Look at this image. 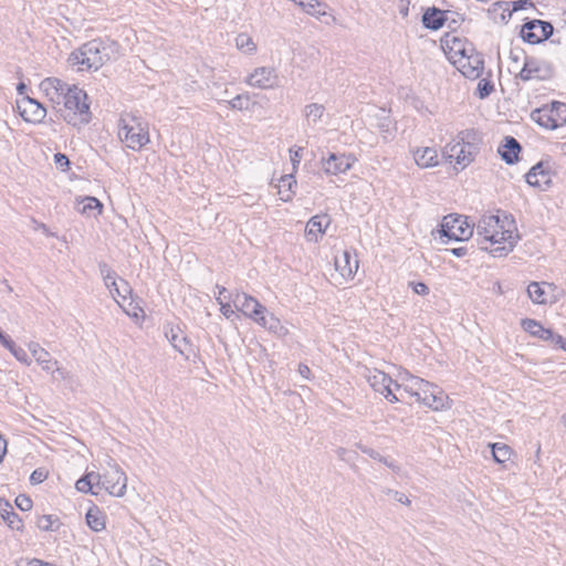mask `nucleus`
Returning <instances> with one entry per match:
<instances>
[{
	"label": "nucleus",
	"mask_w": 566,
	"mask_h": 566,
	"mask_svg": "<svg viewBox=\"0 0 566 566\" xmlns=\"http://www.w3.org/2000/svg\"><path fill=\"white\" fill-rule=\"evenodd\" d=\"M28 349L35 359V361L45 371L52 370L53 367L59 364V361L54 359L51 356V354L36 342H30L28 344Z\"/></svg>",
	"instance_id": "5701e85b"
},
{
	"label": "nucleus",
	"mask_w": 566,
	"mask_h": 566,
	"mask_svg": "<svg viewBox=\"0 0 566 566\" xmlns=\"http://www.w3.org/2000/svg\"><path fill=\"white\" fill-rule=\"evenodd\" d=\"M10 353L14 356V358L18 361L27 366L31 365V359L29 358L27 352L22 347L15 345L13 349L10 350Z\"/></svg>",
	"instance_id": "a18cd8bd"
},
{
	"label": "nucleus",
	"mask_w": 566,
	"mask_h": 566,
	"mask_svg": "<svg viewBox=\"0 0 566 566\" xmlns=\"http://www.w3.org/2000/svg\"><path fill=\"white\" fill-rule=\"evenodd\" d=\"M83 207L80 208L82 213L92 214L96 211L98 214L102 212L103 205L102 202L94 197H86L83 199Z\"/></svg>",
	"instance_id": "a19ab883"
},
{
	"label": "nucleus",
	"mask_w": 566,
	"mask_h": 566,
	"mask_svg": "<svg viewBox=\"0 0 566 566\" xmlns=\"http://www.w3.org/2000/svg\"><path fill=\"white\" fill-rule=\"evenodd\" d=\"M98 268L105 284H108V281L116 276V273L109 268L107 263L101 262Z\"/></svg>",
	"instance_id": "09e8293b"
},
{
	"label": "nucleus",
	"mask_w": 566,
	"mask_h": 566,
	"mask_svg": "<svg viewBox=\"0 0 566 566\" xmlns=\"http://www.w3.org/2000/svg\"><path fill=\"white\" fill-rule=\"evenodd\" d=\"M448 46V59L453 64L458 57L467 55L469 52H473V45L463 41L459 38H453L451 42L447 41Z\"/></svg>",
	"instance_id": "c85d7f7f"
},
{
	"label": "nucleus",
	"mask_w": 566,
	"mask_h": 566,
	"mask_svg": "<svg viewBox=\"0 0 566 566\" xmlns=\"http://www.w3.org/2000/svg\"><path fill=\"white\" fill-rule=\"evenodd\" d=\"M447 252L452 253L457 258H462L468 254V248L467 247H459L454 249H446Z\"/></svg>",
	"instance_id": "052dcab7"
},
{
	"label": "nucleus",
	"mask_w": 566,
	"mask_h": 566,
	"mask_svg": "<svg viewBox=\"0 0 566 566\" xmlns=\"http://www.w3.org/2000/svg\"><path fill=\"white\" fill-rule=\"evenodd\" d=\"M245 84L260 90H271L279 86V75L275 69L260 66L254 69L244 80Z\"/></svg>",
	"instance_id": "4468645a"
},
{
	"label": "nucleus",
	"mask_w": 566,
	"mask_h": 566,
	"mask_svg": "<svg viewBox=\"0 0 566 566\" xmlns=\"http://www.w3.org/2000/svg\"><path fill=\"white\" fill-rule=\"evenodd\" d=\"M476 234L482 238L481 248L497 258L512 252L520 239L514 219L505 212L482 216Z\"/></svg>",
	"instance_id": "f257e3e1"
},
{
	"label": "nucleus",
	"mask_w": 566,
	"mask_h": 566,
	"mask_svg": "<svg viewBox=\"0 0 566 566\" xmlns=\"http://www.w3.org/2000/svg\"><path fill=\"white\" fill-rule=\"evenodd\" d=\"M547 343L552 344L556 348H560L566 352V338L562 335L553 332V337H548Z\"/></svg>",
	"instance_id": "3c124183"
},
{
	"label": "nucleus",
	"mask_w": 566,
	"mask_h": 566,
	"mask_svg": "<svg viewBox=\"0 0 566 566\" xmlns=\"http://www.w3.org/2000/svg\"><path fill=\"white\" fill-rule=\"evenodd\" d=\"M218 103H227L228 107L233 111H247L250 108V93L238 94L232 99H217Z\"/></svg>",
	"instance_id": "e433bc0d"
},
{
	"label": "nucleus",
	"mask_w": 566,
	"mask_h": 566,
	"mask_svg": "<svg viewBox=\"0 0 566 566\" xmlns=\"http://www.w3.org/2000/svg\"><path fill=\"white\" fill-rule=\"evenodd\" d=\"M446 11L436 7L428 8L422 15V24L429 30H439L446 23Z\"/></svg>",
	"instance_id": "393cba45"
},
{
	"label": "nucleus",
	"mask_w": 566,
	"mask_h": 566,
	"mask_svg": "<svg viewBox=\"0 0 566 566\" xmlns=\"http://www.w3.org/2000/svg\"><path fill=\"white\" fill-rule=\"evenodd\" d=\"M0 515L10 528L20 532L23 530L21 517L14 512L9 502H4L2 505L0 504Z\"/></svg>",
	"instance_id": "7c9ffc66"
},
{
	"label": "nucleus",
	"mask_w": 566,
	"mask_h": 566,
	"mask_svg": "<svg viewBox=\"0 0 566 566\" xmlns=\"http://www.w3.org/2000/svg\"><path fill=\"white\" fill-rule=\"evenodd\" d=\"M302 151H303L302 147H298L297 149H293V148L290 149L291 161L294 166L300 164L301 157H302V155H301Z\"/></svg>",
	"instance_id": "bf43d9fd"
},
{
	"label": "nucleus",
	"mask_w": 566,
	"mask_h": 566,
	"mask_svg": "<svg viewBox=\"0 0 566 566\" xmlns=\"http://www.w3.org/2000/svg\"><path fill=\"white\" fill-rule=\"evenodd\" d=\"M85 521L87 526L95 533L102 532L106 527V514L97 505H92L87 510Z\"/></svg>",
	"instance_id": "bb28decb"
},
{
	"label": "nucleus",
	"mask_w": 566,
	"mask_h": 566,
	"mask_svg": "<svg viewBox=\"0 0 566 566\" xmlns=\"http://www.w3.org/2000/svg\"><path fill=\"white\" fill-rule=\"evenodd\" d=\"M521 327L531 336L539 338L544 342L548 340V337H553L552 329L545 328L541 322L533 318H523L521 321Z\"/></svg>",
	"instance_id": "a878e982"
},
{
	"label": "nucleus",
	"mask_w": 566,
	"mask_h": 566,
	"mask_svg": "<svg viewBox=\"0 0 566 566\" xmlns=\"http://www.w3.org/2000/svg\"><path fill=\"white\" fill-rule=\"evenodd\" d=\"M453 65L467 78L478 80L483 74L484 59L482 53L476 52L475 49H473V52H469L467 55L458 57L457 61H453Z\"/></svg>",
	"instance_id": "9b49d317"
},
{
	"label": "nucleus",
	"mask_w": 566,
	"mask_h": 566,
	"mask_svg": "<svg viewBox=\"0 0 566 566\" xmlns=\"http://www.w3.org/2000/svg\"><path fill=\"white\" fill-rule=\"evenodd\" d=\"M98 268L105 284H108V281L116 276V273L109 268L107 263L101 262Z\"/></svg>",
	"instance_id": "de8ad7c7"
},
{
	"label": "nucleus",
	"mask_w": 566,
	"mask_h": 566,
	"mask_svg": "<svg viewBox=\"0 0 566 566\" xmlns=\"http://www.w3.org/2000/svg\"><path fill=\"white\" fill-rule=\"evenodd\" d=\"M30 565L31 566H57L55 564H52V563H49V562H43L41 559H38V558H33L31 562H30Z\"/></svg>",
	"instance_id": "774afa93"
},
{
	"label": "nucleus",
	"mask_w": 566,
	"mask_h": 566,
	"mask_svg": "<svg viewBox=\"0 0 566 566\" xmlns=\"http://www.w3.org/2000/svg\"><path fill=\"white\" fill-rule=\"evenodd\" d=\"M0 343L9 352L15 346V343L11 339V337L3 332L0 333Z\"/></svg>",
	"instance_id": "13d9d810"
},
{
	"label": "nucleus",
	"mask_w": 566,
	"mask_h": 566,
	"mask_svg": "<svg viewBox=\"0 0 566 566\" xmlns=\"http://www.w3.org/2000/svg\"><path fill=\"white\" fill-rule=\"evenodd\" d=\"M494 90V85L491 81L486 78L480 80L478 84V94L480 98L488 97Z\"/></svg>",
	"instance_id": "37998d69"
},
{
	"label": "nucleus",
	"mask_w": 566,
	"mask_h": 566,
	"mask_svg": "<svg viewBox=\"0 0 566 566\" xmlns=\"http://www.w3.org/2000/svg\"><path fill=\"white\" fill-rule=\"evenodd\" d=\"M355 161L356 157L352 154H331L322 159V167L327 175H338L348 171Z\"/></svg>",
	"instance_id": "6ab92c4d"
},
{
	"label": "nucleus",
	"mask_w": 566,
	"mask_h": 566,
	"mask_svg": "<svg viewBox=\"0 0 566 566\" xmlns=\"http://www.w3.org/2000/svg\"><path fill=\"white\" fill-rule=\"evenodd\" d=\"M53 375H56V378L65 379L66 378V370L64 368H60L59 364L53 367L52 370H50Z\"/></svg>",
	"instance_id": "69168bd1"
},
{
	"label": "nucleus",
	"mask_w": 566,
	"mask_h": 566,
	"mask_svg": "<svg viewBox=\"0 0 566 566\" xmlns=\"http://www.w3.org/2000/svg\"><path fill=\"white\" fill-rule=\"evenodd\" d=\"M118 137L126 147L138 151L150 142L148 123L133 114H124L118 122Z\"/></svg>",
	"instance_id": "423d86ee"
},
{
	"label": "nucleus",
	"mask_w": 566,
	"mask_h": 566,
	"mask_svg": "<svg viewBox=\"0 0 566 566\" xmlns=\"http://www.w3.org/2000/svg\"><path fill=\"white\" fill-rule=\"evenodd\" d=\"M382 493L388 495V496H392L394 500H396L397 502H399V503H401L403 505H407V506L411 505V501L402 492H399V491H396V490H392V489H389V488H384L382 489Z\"/></svg>",
	"instance_id": "79ce46f5"
},
{
	"label": "nucleus",
	"mask_w": 566,
	"mask_h": 566,
	"mask_svg": "<svg viewBox=\"0 0 566 566\" xmlns=\"http://www.w3.org/2000/svg\"><path fill=\"white\" fill-rule=\"evenodd\" d=\"M48 474L42 469L34 470L30 475V482L32 484H39L42 483L46 479Z\"/></svg>",
	"instance_id": "5fc2aeb1"
},
{
	"label": "nucleus",
	"mask_w": 566,
	"mask_h": 566,
	"mask_svg": "<svg viewBox=\"0 0 566 566\" xmlns=\"http://www.w3.org/2000/svg\"><path fill=\"white\" fill-rule=\"evenodd\" d=\"M555 74L554 65L543 59L525 55L523 67L516 74V78L523 82L532 80L547 81L551 80Z\"/></svg>",
	"instance_id": "1a4fd4ad"
},
{
	"label": "nucleus",
	"mask_w": 566,
	"mask_h": 566,
	"mask_svg": "<svg viewBox=\"0 0 566 566\" xmlns=\"http://www.w3.org/2000/svg\"><path fill=\"white\" fill-rule=\"evenodd\" d=\"M41 88L51 95L55 93L63 98V107L59 109L61 117L74 127H82L90 123L91 112L87 104V94L76 85L69 86L57 78H46L41 83Z\"/></svg>",
	"instance_id": "f03ea898"
},
{
	"label": "nucleus",
	"mask_w": 566,
	"mask_h": 566,
	"mask_svg": "<svg viewBox=\"0 0 566 566\" xmlns=\"http://www.w3.org/2000/svg\"><path fill=\"white\" fill-rule=\"evenodd\" d=\"M85 476H91L90 483H92L93 488L98 486L102 489L103 485V474L97 472H88L85 474Z\"/></svg>",
	"instance_id": "4d7b16f0"
},
{
	"label": "nucleus",
	"mask_w": 566,
	"mask_h": 566,
	"mask_svg": "<svg viewBox=\"0 0 566 566\" xmlns=\"http://www.w3.org/2000/svg\"><path fill=\"white\" fill-rule=\"evenodd\" d=\"M331 220L327 214H317L312 217L305 228V232L307 235V239L310 241L314 240L317 241L318 234H324L326 231V228L328 227Z\"/></svg>",
	"instance_id": "b1692460"
},
{
	"label": "nucleus",
	"mask_w": 566,
	"mask_h": 566,
	"mask_svg": "<svg viewBox=\"0 0 566 566\" xmlns=\"http://www.w3.org/2000/svg\"><path fill=\"white\" fill-rule=\"evenodd\" d=\"M531 118L541 127L554 130L566 125V103L553 101L531 112Z\"/></svg>",
	"instance_id": "0eeeda50"
},
{
	"label": "nucleus",
	"mask_w": 566,
	"mask_h": 566,
	"mask_svg": "<svg viewBox=\"0 0 566 566\" xmlns=\"http://www.w3.org/2000/svg\"><path fill=\"white\" fill-rule=\"evenodd\" d=\"M54 163L62 171H66L71 164L69 157L62 153H56L54 155Z\"/></svg>",
	"instance_id": "8fccbe9b"
},
{
	"label": "nucleus",
	"mask_w": 566,
	"mask_h": 566,
	"mask_svg": "<svg viewBox=\"0 0 566 566\" xmlns=\"http://www.w3.org/2000/svg\"><path fill=\"white\" fill-rule=\"evenodd\" d=\"M117 44L113 41L94 39L71 53L69 61L77 65L80 71L98 70L112 59Z\"/></svg>",
	"instance_id": "20e7f679"
},
{
	"label": "nucleus",
	"mask_w": 566,
	"mask_h": 566,
	"mask_svg": "<svg viewBox=\"0 0 566 566\" xmlns=\"http://www.w3.org/2000/svg\"><path fill=\"white\" fill-rule=\"evenodd\" d=\"M473 234V226L468 218L460 214H448L440 224V235L443 243L449 241H465Z\"/></svg>",
	"instance_id": "6e6552de"
},
{
	"label": "nucleus",
	"mask_w": 566,
	"mask_h": 566,
	"mask_svg": "<svg viewBox=\"0 0 566 566\" xmlns=\"http://www.w3.org/2000/svg\"><path fill=\"white\" fill-rule=\"evenodd\" d=\"M525 180L532 187L546 190L552 184L549 161L541 160L535 166H533L525 175Z\"/></svg>",
	"instance_id": "a211bd4d"
},
{
	"label": "nucleus",
	"mask_w": 566,
	"mask_h": 566,
	"mask_svg": "<svg viewBox=\"0 0 566 566\" xmlns=\"http://www.w3.org/2000/svg\"><path fill=\"white\" fill-rule=\"evenodd\" d=\"M481 137L474 129H464L457 136L454 143H449L442 150V157L449 164L460 166L461 169L474 161L480 153Z\"/></svg>",
	"instance_id": "39448f33"
},
{
	"label": "nucleus",
	"mask_w": 566,
	"mask_h": 566,
	"mask_svg": "<svg viewBox=\"0 0 566 566\" xmlns=\"http://www.w3.org/2000/svg\"><path fill=\"white\" fill-rule=\"evenodd\" d=\"M525 57V53L523 50H511L510 52V59L512 62L517 63L521 60V56Z\"/></svg>",
	"instance_id": "0e129e2a"
},
{
	"label": "nucleus",
	"mask_w": 566,
	"mask_h": 566,
	"mask_svg": "<svg viewBox=\"0 0 566 566\" xmlns=\"http://www.w3.org/2000/svg\"><path fill=\"white\" fill-rule=\"evenodd\" d=\"M105 285L118 304V298L126 300L127 295L132 293V289L129 287L128 283L125 280H120V284H118L116 282V276L113 280H109L108 284Z\"/></svg>",
	"instance_id": "f704fd0d"
},
{
	"label": "nucleus",
	"mask_w": 566,
	"mask_h": 566,
	"mask_svg": "<svg viewBox=\"0 0 566 566\" xmlns=\"http://www.w3.org/2000/svg\"><path fill=\"white\" fill-rule=\"evenodd\" d=\"M357 448H358L363 453L367 454L368 457H370V458H371V459H374V460H377V461H379V462L382 460V455H381L378 451H376L375 449H373V448H369V447L364 446V444H361V443H358V444H357Z\"/></svg>",
	"instance_id": "603ef678"
},
{
	"label": "nucleus",
	"mask_w": 566,
	"mask_h": 566,
	"mask_svg": "<svg viewBox=\"0 0 566 566\" xmlns=\"http://www.w3.org/2000/svg\"><path fill=\"white\" fill-rule=\"evenodd\" d=\"M325 107L318 103H311L303 108V116L308 126H315L324 116Z\"/></svg>",
	"instance_id": "2f4dec72"
},
{
	"label": "nucleus",
	"mask_w": 566,
	"mask_h": 566,
	"mask_svg": "<svg viewBox=\"0 0 566 566\" xmlns=\"http://www.w3.org/2000/svg\"><path fill=\"white\" fill-rule=\"evenodd\" d=\"M231 302L238 311L251 319H254L259 314L266 313L265 306H263L255 297L244 292L237 291L232 295Z\"/></svg>",
	"instance_id": "dca6fc26"
},
{
	"label": "nucleus",
	"mask_w": 566,
	"mask_h": 566,
	"mask_svg": "<svg viewBox=\"0 0 566 566\" xmlns=\"http://www.w3.org/2000/svg\"><path fill=\"white\" fill-rule=\"evenodd\" d=\"M297 6L301 7L304 12L315 18H321L327 14V4L318 0H297Z\"/></svg>",
	"instance_id": "72a5a7b5"
},
{
	"label": "nucleus",
	"mask_w": 566,
	"mask_h": 566,
	"mask_svg": "<svg viewBox=\"0 0 566 566\" xmlns=\"http://www.w3.org/2000/svg\"><path fill=\"white\" fill-rule=\"evenodd\" d=\"M416 164L421 168L434 167L439 164L438 151L432 147L418 148L413 151Z\"/></svg>",
	"instance_id": "cd10ccee"
},
{
	"label": "nucleus",
	"mask_w": 566,
	"mask_h": 566,
	"mask_svg": "<svg viewBox=\"0 0 566 566\" xmlns=\"http://www.w3.org/2000/svg\"><path fill=\"white\" fill-rule=\"evenodd\" d=\"M166 337L177 352H179L187 359L189 358L192 344L189 338L184 335L179 327H170L169 331L166 332Z\"/></svg>",
	"instance_id": "412c9836"
},
{
	"label": "nucleus",
	"mask_w": 566,
	"mask_h": 566,
	"mask_svg": "<svg viewBox=\"0 0 566 566\" xmlns=\"http://www.w3.org/2000/svg\"><path fill=\"white\" fill-rule=\"evenodd\" d=\"M495 6L505 7L504 10L509 11V18H511L513 12L535 7L533 0L499 1Z\"/></svg>",
	"instance_id": "4c0bfd02"
},
{
	"label": "nucleus",
	"mask_w": 566,
	"mask_h": 566,
	"mask_svg": "<svg viewBox=\"0 0 566 566\" xmlns=\"http://www.w3.org/2000/svg\"><path fill=\"white\" fill-rule=\"evenodd\" d=\"M217 301L220 304V312L222 313V315L226 316L227 318H230L234 314L231 304L223 303L222 300H220V297H217Z\"/></svg>",
	"instance_id": "6e6d98bb"
},
{
	"label": "nucleus",
	"mask_w": 566,
	"mask_h": 566,
	"mask_svg": "<svg viewBox=\"0 0 566 566\" xmlns=\"http://www.w3.org/2000/svg\"><path fill=\"white\" fill-rule=\"evenodd\" d=\"M127 488V476L125 472L114 463L111 469L103 473L102 489L107 491L111 495L120 497L125 494Z\"/></svg>",
	"instance_id": "ddd939ff"
},
{
	"label": "nucleus",
	"mask_w": 566,
	"mask_h": 566,
	"mask_svg": "<svg viewBox=\"0 0 566 566\" xmlns=\"http://www.w3.org/2000/svg\"><path fill=\"white\" fill-rule=\"evenodd\" d=\"M366 378L370 387L376 392L382 395L389 402L402 400L401 396L394 394L391 388V386H396L397 382H395L386 373L375 369L374 371H369Z\"/></svg>",
	"instance_id": "f8f14e48"
},
{
	"label": "nucleus",
	"mask_w": 566,
	"mask_h": 566,
	"mask_svg": "<svg viewBox=\"0 0 566 566\" xmlns=\"http://www.w3.org/2000/svg\"><path fill=\"white\" fill-rule=\"evenodd\" d=\"M490 447L492 450V457L495 462L500 464H505L507 461L511 460L513 450L507 444L496 442L491 443Z\"/></svg>",
	"instance_id": "c9c22d12"
},
{
	"label": "nucleus",
	"mask_w": 566,
	"mask_h": 566,
	"mask_svg": "<svg viewBox=\"0 0 566 566\" xmlns=\"http://www.w3.org/2000/svg\"><path fill=\"white\" fill-rule=\"evenodd\" d=\"M335 270L345 280H350L356 274L359 261L355 250H343L334 258Z\"/></svg>",
	"instance_id": "f3484780"
},
{
	"label": "nucleus",
	"mask_w": 566,
	"mask_h": 566,
	"mask_svg": "<svg viewBox=\"0 0 566 566\" xmlns=\"http://www.w3.org/2000/svg\"><path fill=\"white\" fill-rule=\"evenodd\" d=\"M385 465H387L389 469H391L394 472L398 473L400 471V467L397 465L394 461H389L387 458L382 457V460L380 461Z\"/></svg>",
	"instance_id": "338daca9"
},
{
	"label": "nucleus",
	"mask_w": 566,
	"mask_h": 566,
	"mask_svg": "<svg viewBox=\"0 0 566 566\" xmlns=\"http://www.w3.org/2000/svg\"><path fill=\"white\" fill-rule=\"evenodd\" d=\"M521 150L522 146L516 138L505 136L497 151L507 165H513L518 161Z\"/></svg>",
	"instance_id": "4be33fe9"
},
{
	"label": "nucleus",
	"mask_w": 566,
	"mask_h": 566,
	"mask_svg": "<svg viewBox=\"0 0 566 566\" xmlns=\"http://www.w3.org/2000/svg\"><path fill=\"white\" fill-rule=\"evenodd\" d=\"M15 505L18 506V509H20L21 511L23 512H27V511H30L32 509V500L30 499V496L25 495V494H19L17 497H15Z\"/></svg>",
	"instance_id": "49530a36"
},
{
	"label": "nucleus",
	"mask_w": 566,
	"mask_h": 566,
	"mask_svg": "<svg viewBox=\"0 0 566 566\" xmlns=\"http://www.w3.org/2000/svg\"><path fill=\"white\" fill-rule=\"evenodd\" d=\"M296 186V180L293 175L282 176L279 180V195L281 200L289 202L293 199L294 190L293 187Z\"/></svg>",
	"instance_id": "473e14b6"
},
{
	"label": "nucleus",
	"mask_w": 566,
	"mask_h": 566,
	"mask_svg": "<svg viewBox=\"0 0 566 566\" xmlns=\"http://www.w3.org/2000/svg\"><path fill=\"white\" fill-rule=\"evenodd\" d=\"M403 380H406L403 385L396 384V390L400 394L402 400L406 394L436 411L448 406L449 397L437 385L409 373H406Z\"/></svg>",
	"instance_id": "7ed1b4c3"
},
{
	"label": "nucleus",
	"mask_w": 566,
	"mask_h": 566,
	"mask_svg": "<svg viewBox=\"0 0 566 566\" xmlns=\"http://www.w3.org/2000/svg\"><path fill=\"white\" fill-rule=\"evenodd\" d=\"M59 525L60 520L54 515H41L36 518V526L44 532L55 531Z\"/></svg>",
	"instance_id": "ea45409f"
},
{
	"label": "nucleus",
	"mask_w": 566,
	"mask_h": 566,
	"mask_svg": "<svg viewBox=\"0 0 566 566\" xmlns=\"http://www.w3.org/2000/svg\"><path fill=\"white\" fill-rule=\"evenodd\" d=\"M91 476L83 475L81 479H78L75 483V488L77 491L83 493H92L97 494V492L93 491V485L90 483Z\"/></svg>",
	"instance_id": "c03bdc74"
},
{
	"label": "nucleus",
	"mask_w": 566,
	"mask_h": 566,
	"mask_svg": "<svg viewBox=\"0 0 566 566\" xmlns=\"http://www.w3.org/2000/svg\"><path fill=\"white\" fill-rule=\"evenodd\" d=\"M253 321L271 333L277 335H283L285 333V328L281 324V321L268 311L266 313L259 314Z\"/></svg>",
	"instance_id": "c756f323"
},
{
	"label": "nucleus",
	"mask_w": 566,
	"mask_h": 566,
	"mask_svg": "<svg viewBox=\"0 0 566 566\" xmlns=\"http://www.w3.org/2000/svg\"><path fill=\"white\" fill-rule=\"evenodd\" d=\"M409 285L412 287L413 292L418 295L424 296L429 294V287L423 282H410Z\"/></svg>",
	"instance_id": "864d4df0"
},
{
	"label": "nucleus",
	"mask_w": 566,
	"mask_h": 566,
	"mask_svg": "<svg viewBox=\"0 0 566 566\" xmlns=\"http://www.w3.org/2000/svg\"><path fill=\"white\" fill-rule=\"evenodd\" d=\"M553 32L554 27L551 22L534 19L522 25L521 38L530 44H537L549 39Z\"/></svg>",
	"instance_id": "9d476101"
},
{
	"label": "nucleus",
	"mask_w": 566,
	"mask_h": 566,
	"mask_svg": "<svg viewBox=\"0 0 566 566\" xmlns=\"http://www.w3.org/2000/svg\"><path fill=\"white\" fill-rule=\"evenodd\" d=\"M555 289L556 286L553 283L531 282L527 286V295L535 304H552L556 301V298L551 295V292Z\"/></svg>",
	"instance_id": "aec40b11"
},
{
	"label": "nucleus",
	"mask_w": 566,
	"mask_h": 566,
	"mask_svg": "<svg viewBox=\"0 0 566 566\" xmlns=\"http://www.w3.org/2000/svg\"><path fill=\"white\" fill-rule=\"evenodd\" d=\"M298 374L304 378V379H310L311 378V369L310 367L306 365V364H303L301 363L298 365Z\"/></svg>",
	"instance_id": "680f3d73"
},
{
	"label": "nucleus",
	"mask_w": 566,
	"mask_h": 566,
	"mask_svg": "<svg viewBox=\"0 0 566 566\" xmlns=\"http://www.w3.org/2000/svg\"><path fill=\"white\" fill-rule=\"evenodd\" d=\"M235 46L245 54H253L256 51V44L248 33H239L235 36Z\"/></svg>",
	"instance_id": "58836bf2"
},
{
	"label": "nucleus",
	"mask_w": 566,
	"mask_h": 566,
	"mask_svg": "<svg viewBox=\"0 0 566 566\" xmlns=\"http://www.w3.org/2000/svg\"><path fill=\"white\" fill-rule=\"evenodd\" d=\"M335 452H336L337 457H338L340 460H343V461H347V462L350 460V459H349V453H350V452H349L347 449L339 447V448H337V449H336V451H335Z\"/></svg>",
	"instance_id": "e2e57ef3"
},
{
	"label": "nucleus",
	"mask_w": 566,
	"mask_h": 566,
	"mask_svg": "<svg viewBox=\"0 0 566 566\" xmlns=\"http://www.w3.org/2000/svg\"><path fill=\"white\" fill-rule=\"evenodd\" d=\"M17 108L24 122L40 124L46 116V109L34 98L23 96L17 101Z\"/></svg>",
	"instance_id": "2eb2a0df"
}]
</instances>
